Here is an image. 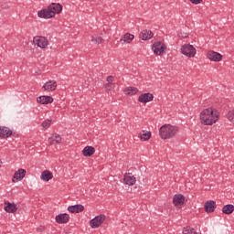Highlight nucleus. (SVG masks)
I'll use <instances>...</instances> for the list:
<instances>
[{
  "label": "nucleus",
  "mask_w": 234,
  "mask_h": 234,
  "mask_svg": "<svg viewBox=\"0 0 234 234\" xmlns=\"http://www.w3.org/2000/svg\"><path fill=\"white\" fill-rule=\"evenodd\" d=\"M218 112L213 110V108H207L200 113L201 123H204V125H213V123L218 122Z\"/></svg>",
  "instance_id": "obj_1"
},
{
  "label": "nucleus",
  "mask_w": 234,
  "mask_h": 234,
  "mask_svg": "<svg viewBox=\"0 0 234 234\" xmlns=\"http://www.w3.org/2000/svg\"><path fill=\"white\" fill-rule=\"evenodd\" d=\"M178 133V127L171 124H165L159 130L162 140H169Z\"/></svg>",
  "instance_id": "obj_2"
},
{
  "label": "nucleus",
  "mask_w": 234,
  "mask_h": 234,
  "mask_svg": "<svg viewBox=\"0 0 234 234\" xmlns=\"http://www.w3.org/2000/svg\"><path fill=\"white\" fill-rule=\"evenodd\" d=\"M153 50L155 56H164L165 54V50H167V47H165V44L157 41L154 43Z\"/></svg>",
  "instance_id": "obj_3"
},
{
  "label": "nucleus",
  "mask_w": 234,
  "mask_h": 234,
  "mask_svg": "<svg viewBox=\"0 0 234 234\" xmlns=\"http://www.w3.org/2000/svg\"><path fill=\"white\" fill-rule=\"evenodd\" d=\"M181 52L182 54H184V56H186L187 58H195V54H197V49L195 48V47H193V45H184L181 48Z\"/></svg>",
  "instance_id": "obj_4"
},
{
  "label": "nucleus",
  "mask_w": 234,
  "mask_h": 234,
  "mask_svg": "<svg viewBox=\"0 0 234 234\" xmlns=\"http://www.w3.org/2000/svg\"><path fill=\"white\" fill-rule=\"evenodd\" d=\"M33 43L37 45V47H39V48H47V47H48V39L45 37H34Z\"/></svg>",
  "instance_id": "obj_5"
},
{
  "label": "nucleus",
  "mask_w": 234,
  "mask_h": 234,
  "mask_svg": "<svg viewBox=\"0 0 234 234\" xmlns=\"http://www.w3.org/2000/svg\"><path fill=\"white\" fill-rule=\"evenodd\" d=\"M105 222V215L96 216L90 221L91 228H100Z\"/></svg>",
  "instance_id": "obj_6"
},
{
  "label": "nucleus",
  "mask_w": 234,
  "mask_h": 234,
  "mask_svg": "<svg viewBox=\"0 0 234 234\" xmlns=\"http://www.w3.org/2000/svg\"><path fill=\"white\" fill-rule=\"evenodd\" d=\"M37 16L38 17H41L43 19H50L54 17V12L51 11L49 7H48L47 9H42L38 11Z\"/></svg>",
  "instance_id": "obj_7"
},
{
  "label": "nucleus",
  "mask_w": 234,
  "mask_h": 234,
  "mask_svg": "<svg viewBox=\"0 0 234 234\" xmlns=\"http://www.w3.org/2000/svg\"><path fill=\"white\" fill-rule=\"evenodd\" d=\"M57 88L58 82H56V80H48L42 87V89H44V90H48V92H52L53 90H56Z\"/></svg>",
  "instance_id": "obj_8"
},
{
  "label": "nucleus",
  "mask_w": 234,
  "mask_h": 234,
  "mask_svg": "<svg viewBox=\"0 0 234 234\" xmlns=\"http://www.w3.org/2000/svg\"><path fill=\"white\" fill-rule=\"evenodd\" d=\"M27 175V170L20 168L18 169L13 176L12 182L16 183V182H19L23 179L24 176H26Z\"/></svg>",
  "instance_id": "obj_9"
},
{
  "label": "nucleus",
  "mask_w": 234,
  "mask_h": 234,
  "mask_svg": "<svg viewBox=\"0 0 234 234\" xmlns=\"http://www.w3.org/2000/svg\"><path fill=\"white\" fill-rule=\"evenodd\" d=\"M153 100H154L153 93H144L138 98V101H140V103H148V101H153Z\"/></svg>",
  "instance_id": "obj_10"
},
{
  "label": "nucleus",
  "mask_w": 234,
  "mask_h": 234,
  "mask_svg": "<svg viewBox=\"0 0 234 234\" xmlns=\"http://www.w3.org/2000/svg\"><path fill=\"white\" fill-rule=\"evenodd\" d=\"M208 59H210V61H221L222 60V55L218 52H215V51H208L207 54Z\"/></svg>",
  "instance_id": "obj_11"
},
{
  "label": "nucleus",
  "mask_w": 234,
  "mask_h": 234,
  "mask_svg": "<svg viewBox=\"0 0 234 234\" xmlns=\"http://www.w3.org/2000/svg\"><path fill=\"white\" fill-rule=\"evenodd\" d=\"M124 184L126 186H134L136 184V177L133 174H125L123 177Z\"/></svg>",
  "instance_id": "obj_12"
},
{
  "label": "nucleus",
  "mask_w": 234,
  "mask_h": 234,
  "mask_svg": "<svg viewBox=\"0 0 234 234\" xmlns=\"http://www.w3.org/2000/svg\"><path fill=\"white\" fill-rule=\"evenodd\" d=\"M215 209H217V202L209 200L205 203V211L207 213H213Z\"/></svg>",
  "instance_id": "obj_13"
},
{
  "label": "nucleus",
  "mask_w": 234,
  "mask_h": 234,
  "mask_svg": "<svg viewBox=\"0 0 234 234\" xmlns=\"http://www.w3.org/2000/svg\"><path fill=\"white\" fill-rule=\"evenodd\" d=\"M70 220V216L69 214L64 213V214H59L56 216V222L58 224H67Z\"/></svg>",
  "instance_id": "obj_14"
},
{
  "label": "nucleus",
  "mask_w": 234,
  "mask_h": 234,
  "mask_svg": "<svg viewBox=\"0 0 234 234\" xmlns=\"http://www.w3.org/2000/svg\"><path fill=\"white\" fill-rule=\"evenodd\" d=\"M37 101L42 105H48V103H52V101H54V99L51 96L43 95L37 98Z\"/></svg>",
  "instance_id": "obj_15"
},
{
  "label": "nucleus",
  "mask_w": 234,
  "mask_h": 234,
  "mask_svg": "<svg viewBox=\"0 0 234 234\" xmlns=\"http://www.w3.org/2000/svg\"><path fill=\"white\" fill-rule=\"evenodd\" d=\"M5 211H6V213H16V211H17V205H16V203H10L9 201H5Z\"/></svg>",
  "instance_id": "obj_16"
},
{
  "label": "nucleus",
  "mask_w": 234,
  "mask_h": 234,
  "mask_svg": "<svg viewBox=\"0 0 234 234\" xmlns=\"http://www.w3.org/2000/svg\"><path fill=\"white\" fill-rule=\"evenodd\" d=\"M12 130L6 126H0V138H10Z\"/></svg>",
  "instance_id": "obj_17"
},
{
  "label": "nucleus",
  "mask_w": 234,
  "mask_h": 234,
  "mask_svg": "<svg viewBox=\"0 0 234 234\" xmlns=\"http://www.w3.org/2000/svg\"><path fill=\"white\" fill-rule=\"evenodd\" d=\"M140 39L143 41H147L153 37V31L152 30H143L139 35Z\"/></svg>",
  "instance_id": "obj_18"
},
{
  "label": "nucleus",
  "mask_w": 234,
  "mask_h": 234,
  "mask_svg": "<svg viewBox=\"0 0 234 234\" xmlns=\"http://www.w3.org/2000/svg\"><path fill=\"white\" fill-rule=\"evenodd\" d=\"M84 209L85 207H83V205H73L68 207V211H69V213H81Z\"/></svg>",
  "instance_id": "obj_19"
},
{
  "label": "nucleus",
  "mask_w": 234,
  "mask_h": 234,
  "mask_svg": "<svg viewBox=\"0 0 234 234\" xmlns=\"http://www.w3.org/2000/svg\"><path fill=\"white\" fill-rule=\"evenodd\" d=\"M48 7L51 12H54V16H56V14H61V11L63 10V5H61L60 4L53 3Z\"/></svg>",
  "instance_id": "obj_20"
},
{
  "label": "nucleus",
  "mask_w": 234,
  "mask_h": 234,
  "mask_svg": "<svg viewBox=\"0 0 234 234\" xmlns=\"http://www.w3.org/2000/svg\"><path fill=\"white\" fill-rule=\"evenodd\" d=\"M96 153V149L93 146H86L82 150L83 156L90 157Z\"/></svg>",
  "instance_id": "obj_21"
},
{
  "label": "nucleus",
  "mask_w": 234,
  "mask_h": 234,
  "mask_svg": "<svg viewBox=\"0 0 234 234\" xmlns=\"http://www.w3.org/2000/svg\"><path fill=\"white\" fill-rule=\"evenodd\" d=\"M133 39H134V35L126 33L123 35V37H122L120 42L122 43V45H125V43H131Z\"/></svg>",
  "instance_id": "obj_22"
},
{
  "label": "nucleus",
  "mask_w": 234,
  "mask_h": 234,
  "mask_svg": "<svg viewBox=\"0 0 234 234\" xmlns=\"http://www.w3.org/2000/svg\"><path fill=\"white\" fill-rule=\"evenodd\" d=\"M52 178H54L52 172L45 170L41 173V180H44V182H48L49 180H52Z\"/></svg>",
  "instance_id": "obj_23"
},
{
  "label": "nucleus",
  "mask_w": 234,
  "mask_h": 234,
  "mask_svg": "<svg viewBox=\"0 0 234 234\" xmlns=\"http://www.w3.org/2000/svg\"><path fill=\"white\" fill-rule=\"evenodd\" d=\"M61 141H62L61 135L58 133H53L48 138V143L50 144V145L54 144L53 142H56V144H61Z\"/></svg>",
  "instance_id": "obj_24"
},
{
  "label": "nucleus",
  "mask_w": 234,
  "mask_h": 234,
  "mask_svg": "<svg viewBox=\"0 0 234 234\" xmlns=\"http://www.w3.org/2000/svg\"><path fill=\"white\" fill-rule=\"evenodd\" d=\"M185 200H186V197H184V195L182 194L175 195L173 198V203L175 204V206H178L180 204H184Z\"/></svg>",
  "instance_id": "obj_25"
},
{
  "label": "nucleus",
  "mask_w": 234,
  "mask_h": 234,
  "mask_svg": "<svg viewBox=\"0 0 234 234\" xmlns=\"http://www.w3.org/2000/svg\"><path fill=\"white\" fill-rule=\"evenodd\" d=\"M138 138H140V140H143V142H147V140L151 138V132L142 131L138 134Z\"/></svg>",
  "instance_id": "obj_26"
},
{
  "label": "nucleus",
  "mask_w": 234,
  "mask_h": 234,
  "mask_svg": "<svg viewBox=\"0 0 234 234\" xmlns=\"http://www.w3.org/2000/svg\"><path fill=\"white\" fill-rule=\"evenodd\" d=\"M222 211L225 215H231L234 211V206L231 204L225 205L222 208Z\"/></svg>",
  "instance_id": "obj_27"
},
{
  "label": "nucleus",
  "mask_w": 234,
  "mask_h": 234,
  "mask_svg": "<svg viewBox=\"0 0 234 234\" xmlns=\"http://www.w3.org/2000/svg\"><path fill=\"white\" fill-rule=\"evenodd\" d=\"M125 94L128 96H134V94L138 93L137 88L134 87H128L124 90Z\"/></svg>",
  "instance_id": "obj_28"
},
{
  "label": "nucleus",
  "mask_w": 234,
  "mask_h": 234,
  "mask_svg": "<svg viewBox=\"0 0 234 234\" xmlns=\"http://www.w3.org/2000/svg\"><path fill=\"white\" fill-rule=\"evenodd\" d=\"M104 41L101 37L94 36L91 37V43H94V45H101Z\"/></svg>",
  "instance_id": "obj_29"
},
{
  "label": "nucleus",
  "mask_w": 234,
  "mask_h": 234,
  "mask_svg": "<svg viewBox=\"0 0 234 234\" xmlns=\"http://www.w3.org/2000/svg\"><path fill=\"white\" fill-rule=\"evenodd\" d=\"M51 123H52V121L48 119L42 122L41 127H43V129H48Z\"/></svg>",
  "instance_id": "obj_30"
},
{
  "label": "nucleus",
  "mask_w": 234,
  "mask_h": 234,
  "mask_svg": "<svg viewBox=\"0 0 234 234\" xmlns=\"http://www.w3.org/2000/svg\"><path fill=\"white\" fill-rule=\"evenodd\" d=\"M107 81H108L107 85H112V81H114V77L108 76L107 77Z\"/></svg>",
  "instance_id": "obj_31"
},
{
  "label": "nucleus",
  "mask_w": 234,
  "mask_h": 234,
  "mask_svg": "<svg viewBox=\"0 0 234 234\" xmlns=\"http://www.w3.org/2000/svg\"><path fill=\"white\" fill-rule=\"evenodd\" d=\"M192 5H200L203 0H189Z\"/></svg>",
  "instance_id": "obj_32"
},
{
  "label": "nucleus",
  "mask_w": 234,
  "mask_h": 234,
  "mask_svg": "<svg viewBox=\"0 0 234 234\" xmlns=\"http://www.w3.org/2000/svg\"><path fill=\"white\" fill-rule=\"evenodd\" d=\"M105 87H106L107 89H111L112 85H107V83H106V84H105Z\"/></svg>",
  "instance_id": "obj_33"
}]
</instances>
